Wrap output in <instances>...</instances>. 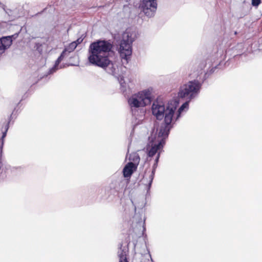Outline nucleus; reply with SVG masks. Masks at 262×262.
I'll return each mask as SVG.
<instances>
[{"instance_id":"obj_1","label":"nucleus","mask_w":262,"mask_h":262,"mask_svg":"<svg viewBox=\"0 0 262 262\" xmlns=\"http://www.w3.org/2000/svg\"><path fill=\"white\" fill-rule=\"evenodd\" d=\"M112 48V44L108 41L99 40L94 42L89 47L88 60L91 64L103 69L107 73L117 78L121 90L124 92L126 84L122 76V67H119L116 62L111 61L108 57V52Z\"/></svg>"},{"instance_id":"obj_2","label":"nucleus","mask_w":262,"mask_h":262,"mask_svg":"<svg viewBox=\"0 0 262 262\" xmlns=\"http://www.w3.org/2000/svg\"><path fill=\"white\" fill-rule=\"evenodd\" d=\"M188 101L185 102L178 110L176 118L174 112L179 103L178 98L173 99L168 101L166 105L162 101L157 100L155 101L151 106L152 114L158 120H162L164 117V123H162L158 130L164 131L165 129H168L169 132L171 128V124L176 119L177 120L180 116L181 113L185 110L188 108Z\"/></svg>"},{"instance_id":"obj_3","label":"nucleus","mask_w":262,"mask_h":262,"mask_svg":"<svg viewBox=\"0 0 262 262\" xmlns=\"http://www.w3.org/2000/svg\"><path fill=\"white\" fill-rule=\"evenodd\" d=\"M168 129L162 130L157 129L155 134L154 131L149 137V143L147 145L146 150L149 157H152L157 152L160 154V150L162 149L165 144V139L168 137L169 132Z\"/></svg>"},{"instance_id":"obj_4","label":"nucleus","mask_w":262,"mask_h":262,"mask_svg":"<svg viewBox=\"0 0 262 262\" xmlns=\"http://www.w3.org/2000/svg\"><path fill=\"white\" fill-rule=\"evenodd\" d=\"M137 37L135 31L127 29L122 34V38L120 41L118 52L120 57L128 62V60L132 54V44Z\"/></svg>"},{"instance_id":"obj_5","label":"nucleus","mask_w":262,"mask_h":262,"mask_svg":"<svg viewBox=\"0 0 262 262\" xmlns=\"http://www.w3.org/2000/svg\"><path fill=\"white\" fill-rule=\"evenodd\" d=\"M151 101V90L146 89L132 95L128 99V104L133 111L149 104Z\"/></svg>"},{"instance_id":"obj_6","label":"nucleus","mask_w":262,"mask_h":262,"mask_svg":"<svg viewBox=\"0 0 262 262\" xmlns=\"http://www.w3.org/2000/svg\"><path fill=\"white\" fill-rule=\"evenodd\" d=\"M201 86V84L198 81H189L181 86L178 96L181 98H186L191 100L198 95Z\"/></svg>"},{"instance_id":"obj_7","label":"nucleus","mask_w":262,"mask_h":262,"mask_svg":"<svg viewBox=\"0 0 262 262\" xmlns=\"http://www.w3.org/2000/svg\"><path fill=\"white\" fill-rule=\"evenodd\" d=\"M139 7L146 16L152 17L157 8V0H142Z\"/></svg>"},{"instance_id":"obj_8","label":"nucleus","mask_w":262,"mask_h":262,"mask_svg":"<svg viewBox=\"0 0 262 262\" xmlns=\"http://www.w3.org/2000/svg\"><path fill=\"white\" fill-rule=\"evenodd\" d=\"M76 47L77 44L75 42H71L68 46L66 47L60 56L56 60L54 66L50 70V73H53L58 69L62 68L61 66H59L60 62L67 55V53H69L73 52Z\"/></svg>"},{"instance_id":"obj_9","label":"nucleus","mask_w":262,"mask_h":262,"mask_svg":"<svg viewBox=\"0 0 262 262\" xmlns=\"http://www.w3.org/2000/svg\"><path fill=\"white\" fill-rule=\"evenodd\" d=\"M17 36V34H15L3 37L0 39V55L4 53L5 50L10 47L12 42V38H15Z\"/></svg>"},{"instance_id":"obj_10","label":"nucleus","mask_w":262,"mask_h":262,"mask_svg":"<svg viewBox=\"0 0 262 262\" xmlns=\"http://www.w3.org/2000/svg\"><path fill=\"white\" fill-rule=\"evenodd\" d=\"M137 165L133 162L127 163L123 169V176L125 178H130L137 168Z\"/></svg>"},{"instance_id":"obj_11","label":"nucleus","mask_w":262,"mask_h":262,"mask_svg":"<svg viewBox=\"0 0 262 262\" xmlns=\"http://www.w3.org/2000/svg\"><path fill=\"white\" fill-rule=\"evenodd\" d=\"M128 252V249L127 247L122 246L121 244L118 252V256L119 258V262H128L127 259V255Z\"/></svg>"},{"instance_id":"obj_12","label":"nucleus","mask_w":262,"mask_h":262,"mask_svg":"<svg viewBox=\"0 0 262 262\" xmlns=\"http://www.w3.org/2000/svg\"><path fill=\"white\" fill-rule=\"evenodd\" d=\"M159 154H158L157 155V158L155 160V163L154 164V165L152 166V171H151V172L149 176V180L148 187V189H149V188L151 186V183L152 182V180L154 179L155 170L157 167V163H158V162L159 160Z\"/></svg>"},{"instance_id":"obj_13","label":"nucleus","mask_w":262,"mask_h":262,"mask_svg":"<svg viewBox=\"0 0 262 262\" xmlns=\"http://www.w3.org/2000/svg\"><path fill=\"white\" fill-rule=\"evenodd\" d=\"M260 3V0H252V4L254 6H258Z\"/></svg>"},{"instance_id":"obj_14","label":"nucleus","mask_w":262,"mask_h":262,"mask_svg":"<svg viewBox=\"0 0 262 262\" xmlns=\"http://www.w3.org/2000/svg\"><path fill=\"white\" fill-rule=\"evenodd\" d=\"M82 40H83L82 38H79L76 41H74L73 42H75L77 46L78 44H80L82 41Z\"/></svg>"},{"instance_id":"obj_15","label":"nucleus","mask_w":262,"mask_h":262,"mask_svg":"<svg viewBox=\"0 0 262 262\" xmlns=\"http://www.w3.org/2000/svg\"><path fill=\"white\" fill-rule=\"evenodd\" d=\"M139 160H140V158L139 157V156H137L136 157V160L135 161V162H137L138 163H139Z\"/></svg>"},{"instance_id":"obj_16","label":"nucleus","mask_w":262,"mask_h":262,"mask_svg":"<svg viewBox=\"0 0 262 262\" xmlns=\"http://www.w3.org/2000/svg\"><path fill=\"white\" fill-rule=\"evenodd\" d=\"M6 135V132L4 133L2 138H3L5 137Z\"/></svg>"}]
</instances>
